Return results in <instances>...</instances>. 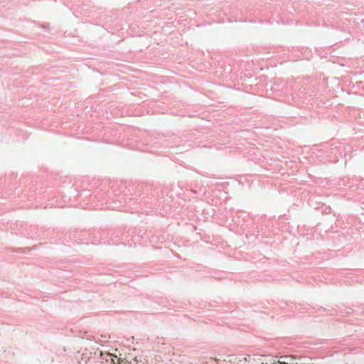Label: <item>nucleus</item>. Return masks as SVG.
I'll return each instance as SVG.
<instances>
[{"mask_svg":"<svg viewBox=\"0 0 364 364\" xmlns=\"http://www.w3.org/2000/svg\"><path fill=\"white\" fill-rule=\"evenodd\" d=\"M100 356L101 358L106 362H110V364H114V354L100 352Z\"/></svg>","mask_w":364,"mask_h":364,"instance_id":"20e7f679","label":"nucleus"},{"mask_svg":"<svg viewBox=\"0 0 364 364\" xmlns=\"http://www.w3.org/2000/svg\"><path fill=\"white\" fill-rule=\"evenodd\" d=\"M124 348L118 349L117 348H115V359H117V363H115V364H134L132 361L134 363H136L139 361H141V360H139L136 357L132 360L127 361L125 358H122V353Z\"/></svg>","mask_w":364,"mask_h":364,"instance_id":"f257e3e1","label":"nucleus"},{"mask_svg":"<svg viewBox=\"0 0 364 364\" xmlns=\"http://www.w3.org/2000/svg\"><path fill=\"white\" fill-rule=\"evenodd\" d=\"M296 359L294 355H280L279 358V364H299L294 363Z\"/></svg>","mask_w":364,"mask_h":364,"instance_id":"7ed1b4c3","label":"nucleus"},{"mask_svg":"<svg viewBox=\"0 0 364 364\" xmlns=\"http://www.w3.org/2000/svg\"><path fill=\"white\" fill-rule=\"evenodd\" d=\"M279 355L274 356H265L261 355V358L259 359V361L261 362L262 364H279Z\"/></svg>","mask_w":364,"mask_h":364,"instance_id":"f03ea898","label":"nucleus"},{"mask_svg":"<svg viewBox=\"0 0 364 364\" xmlns=\"http://www.w3.org/2000/svg\"><path fill=\"white\" fill-rule=\"evenodd\" d=\"M210 360H213V361H215V362H217V361H218V360H219V359H217V358H210Z\"/></svg>","mask_w":364,"mask_h":364,"instance_id":"423d86ee","label":"nucleus"},{"mask_svg":"<svg viewBox=\"0 0 364 364\" xmlns=\"http://www.w3.org/2000/svg\"><path fill=\"white\" fill-rule=\"evenodd\" d=\"M229 362L232 363V364H247V359L246 358H235L234 360L231 359L232 356L228 355V356Z\"/></svg>","mask_w":364,"mask_h":364,"instance_id":"39448f33","label":"nucleus"}]
</instances>
